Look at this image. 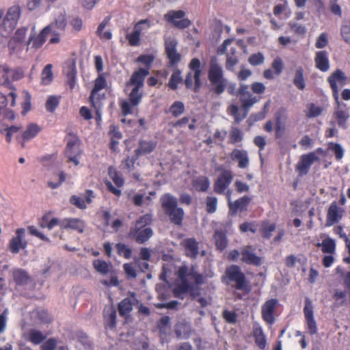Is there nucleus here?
<instances>
[{"instance_id":"nucleus-38","label":"nucleus","mask_w":350,"mask_h":350,"mask_svg":"<svg viewBox=\"0 0 350 350\" xmlns=\"http://www.w3.org/2000/svg\"><path fill=\"white\" fill-rule=\"evenodd\" d=\"M236 50L232 49L231 53L226 54V68L230 71H234V67L239 63L237 57L235 55Z\"/></svg>"},{"instance_id":"nucleus-39","label":"nucleus","mask_w":350,"mask_h":350,"mask_svg":"<svg viewBox=\"0 0 350 350\" xmlns=\"http://www.w3.org/2000/svg\"><path fill=\"white\" fill-rule=\"evenodd\" d=\"M327 149L334 152L337 160L339 161L343 158L345 150L340 144L329 142L327 144Z\"/></svg>"},{"instance_id":"nucleus-47","label":"nucleus","mask_w":350,"mask_h":350,"mask_svg":"<svg viewBox=\"0 0 350 350\" xmlns=\"http://www.w3.org/2000/svg\"><path fill=\"white\" fill-rule=\"evenodd\" d=\"M215 240L216 246L219 250H223L226 248L227 241L226 235L223 232L216 231L215 233Z\"/></svg>"},{"instance_id":"nucleus-22","label":"nucleus","mask_w":350,"mask_h":350,"mask_svg":"<svg viewBox=\"0 0 350 350\" xmlns=\"http://www.w3.org/2000/svg\"><path fill=\"white\" fill-rule=\"evenodd\" d=\"M277 303V299H271L267 301L262 306V318L268 323L272 324L274 322L273 314Z\"/></svg>"},{"instance_id":"nucleus-29","label":"nucleus","mask_w":350,"mask_h":350,"mask_svg":"<svg viewBox=\"0 0 350 350\" xmlns=\"http://www.w3.org/2000/svg\"><path fill=\"white\" fill-rule=\"evenodd\" d=\"M327 80L330 86L334 88L342 86L345 83L346 77L342 70H337L328 77Z\"/></svg>"},{"instance_id":"nucleus-3","label":"nucleus","mask_w":350,"mask_h":350,"mask_svg":"<svg viewBox=\"0 0 350 350\" xmlns=\"http://www.w3.org/2000/svg\"><path fill=\"white\" fill-rule=\"evenodd\" d=\"M223 75V69L218 64L217 59L215 57L211 58L208 71V79L215 86V92L217 94L224 92L227 85V81L224 78Z\"/></svg>"},{"instance_id":"nucleus-56","label":"nucleus","mask_w":350,"mask_h":350,"mask_svg":"<svg viewBox=\"0 0 350 350\" xmlns=\"http://www.w3.org/2000/svg\"><path fill=\"white\" fill-rule=\"evenodd\" d=\"M230 139L232 143H239L243 139L242 133L239 129L232 128L230 131Z\"/></svg>"},{"instance_id":"nucleus-10","label":"nucleus","mask_w":350,"mask_h":350,"mask_svg":"<svg viewBox=\"0 0 350 350\" xmlns=\"http://www.w3.org/2000/svg\"><path fill=\"white\" fill-rule=\"evenodd\" d=\"M52 31V25L45 27L39 34L31 33L27 40V51L31 49L37 50L45 42L49 34Z\"/></svg>"},{"instance_id":"nucleus-9","label":"nucleus","mask_w":350,"mask_h":350,"mask_svg":"<svg viewBox=\"0 0 350 350\" xmlns=\"http://www.w3.org/2000/svg\"><path fill=\"white\" fill-rule=\"evenodd\" d=\"M145 220H137L135 228L131 230V234L135 237L138 243H144L152 236V230L149 227H146Z\"/></svg>"},{"instance_id":"nucleus-51","label":"nucleus","mask_w":350,"mask_h":350,"mask_svg":"<svg viewBox=\"0 0 350 350\" xmlns=\"http://www.w3.org/2000/svg\"><path fill=\"white\" fill-rule=\"evenodd\" d=\"M52 29L55 26L58 29L64 31L66 26V16L64 13H60L55 19V23H52Z\"/></svg>"},{"instance_id":"nucleus-5","label":"nucleus","mask_w":350,"mask_h":350,"mask_svg":"<svg viewBox=\"0 0 350 350\" xmlns=\"http://www.w3.org/2000/svg\"><path fill=\"white\" fill-rule=\"evenodd\" d=\"M27 33V27L18 29L14 36L10 38L8 44L9 53L11 55L19 57L24 48V40Z\"/></svg>"},{"instance_id":"nucleus-49","label":"nucleus","mask_w":350,"mask_h":350,"mask_svg":"<svg viewBox=\"0 0 350 350\" xmlns=\"http://www.w3.org/2000/svg\"><path fill=\"white\" fill-rule=\"evenodd\" d=\"M53 79L52 65L47 64L42 72V82L44 85L51 83Z\"/></svg>"},{"instance_id":"nucleus-11","label":"nucleus","mask_w":350,"mask_h":350,"mask_svg":"<svg viewBox=\"0 0 350 350\" xmlns=\"http://www.w3.org/2000/svg\"><path fill=\"white\" fill-rule=\"evenodd\" d=\"M107 85V81L104 77L99 75L95 80L94 87L91 92L90 100L92 106L96 109L97 114L99 119H100V114L99 113V108L100 107V94L98 92L104 89Z\"/></svg>"},{"instance_id":"nucleus-4","label":"nucleus","mask_w":350,"mask_h":350,"mask_svg":"<svg viewBox=\"0 0 350 350\" xmlns=\"http://www.w3.org/2000/svg\"><path fill=\"white\" fill-rule=\"evenodd\" d=\"M161 206L171 219H183L184 211L178 206V200L170 193H165L160 198Z\"/></svg>"},{"instance_id":"nucleus-24","label":"nucleus","mask_w":350,"mask_h":350,"mask_svg":"<svg viewBox=\"0 0 350 350\" xmlns=\"http://www.w3.org/2000/svg\"><path fill=\"white\" fill-rule=\"evenodd\" d=\"M315 66L321 72H327L329 69L328 54L325 51L316 52L314 57Z\"/></svg>"},{"instance_id":"nucleus-21","label":"nucleus","mask_w":350,"mask_h":350,"mask_svg":"<svg viewBox=\"0 0 350 350\" xmlns=\"http://www.w3.org/2000/svg\"><path fill=\"white\" fill-rule=\"evenodd\" d=\"M25 229L19 228L16 230V237L12 239L10 243V250L12 253H18L21 249H25L27 242L24 241Z\"/></svg>"},{"instance_id":"nucleus-40","label":"nucleus","mask_w":350,"mask_h":350,"mask_svg":"<svg viewBox=\"0 0 350 350\" xmlns=\"http://www.w3.org/2000/svg\"><path fill=\"white\" fill-rule=\"evenodd\" d=\"M140 25H135L133 32L127 35V39L130 45L137 46L140 40Z\"/></svg>"},{"instance_id":"nucleus-41","label":"nucleus","mask_w":350,"mask_h":350,"mask_svg":"<svg viewBox=\"0 0 350 350\" xmlns=\"http://www.w3.org/2000/svg\"><path fill=\"white\" fill-rule=\"evenodd\" d=\"M323 111V108L314 103H310L306 107V116L312 118L319 116Z\"/></svg>"},{"instance_id":"nucleus-32","label":"nucleus","mask_w":350,"mask_h":350,"mask_svg":"<svg viewBox=\"0 0 350 350\" xmlns=\"http://www.w3.org/2000/svg\"><path fill=\"white\" fill-rule=\"evenodd\" d=\"M304 74V70L301 66L296 68L293 78V84L297 88L301 90H304L306 88V81Z\"/></svg>"},{"instance_id":"nucleus-63","label":"nucleus","mask_w":350,"mask_h":350,"mask_svg":"<svg viewBox=\"0 0 350 350\" xmlns=\"http://www.w3.org/2000/svg\"><path fill=\"white\" fill-rule=\"evenodd\" d=\"M57 347V340L55 338H49L42 343L40 348L42 350H55Z\"/></svg>"},{"instance_id":"nucleus-18","label":"nucleus","mask_w":350,"mask_h":350,"mask_svg":"<svg viewBox=\"0 0 350 350\" xmlns=\"http://www.w3.org/2000/svg\"><path fill=\"white\" fill-rule=\"evenodd\" d=\"M226 273L228 278L235 282V287L237 289H241L245 284V277L241 271L239 267L232 265L226 269Z\"/></svg>"},{"instance_id":"nucleus-58","label":"nucleus","mask_w":350,"mask_h":350,"mask_svg":"<svg viewBox=\"0 0 350 350\" xmlns=\"http://www.w3.org/2000/svg\"><path fill=\"white\" fill-rule=\"evenodd\" d=\"M217 199L216 197L208 196L206 199V210L209 213H214L217 210Z\"/></svg>"},{"instance_id":"nucleus-16","label":"nucleus","mask_w":350,"mask_h":350,"mask_svg":"<svg viewBox=\"0 0 350 350\" xmlns=\"http://www.w3.org/2000/svg\"><path fill=\"white\" fill-rule=\"evenodd\" d=\"M334 116L340 127L344 129L347 128V121L349 118V108L345 103L338 102V106L335 108Z\"/></svg>"},{"instance_id":"nucleus-25","label":"nucleus","mask_w":350,"mask_h":350,"mask_svg":"<svg viewBox=\"0 0 350 350\" xmlns=\"http://www.w3.org/2000/svg\"><path fill=\"white\" fill-rule=\"evenodd\" d=\"M94 198L92 191H87L85 196H73L70 198V202L79 208H85L87 204H90Z\"/></svg>"},{"instance_id":"nucleus-23","label":"nucleus","mask_w":350,"mask_h":350,"mask_svg":"<svg viewBox=\"0 0 350 350\" xmlns=\"http://www.w3.org/2000/svg\"><path fill=\"white\" fill-rule=\"evenodd\" d=\"M231 159L238 162V167L245 169L249 166L250 159L247 152L245 150L234 149L231 153Z\"/></svg>"},{"instance_id":"nucleus-64","label":"nucleus","mask_w":350,"mask_h":350,"mask_svg":"<svg viewBox=\"0 0 350 350\" xmlns=\"http://www.w3.org/2000/svg\"><path fill=\"white\" fill-rule=\"evenodd\" d=\"M340 34L344 40L350 44V26L343 25L340 29Z\"/></svg>"},{"instance_id":"nucleus-37","label":"nucleus","mask_w":350,"mask_h":350,"mask_svg":"<svg viewBox=\"0 0 350 350\" xmlns=\"http://www.w3.org/2000/svg\"><path fill=\"white\" fill-rule=\"evenodd\" d=\"M191 332V327L188 323H179L176 326V335L183 338L189 337Z\"/></svg>"},{"instance_id":"nucleus-7","label":"nucleus","mask_w":350,"mask_h":350,"mask_svg":"<svg viewBox=\"0 0 350 350\" xmlns=\"http://www.w3.org/2000/svg\"><path fill=\"white\" fill-rule=\"evenodd\" d=\"M82 151L80 148V142L79 138L72 134H69L67 137V146L66 154L69 161L73 162L75 165L79 164V157Z\"/></svg>"},{"instance_id":"nucleus-19","label":"nucleus","mask_w":350,"mask_h":350,"mask_svg":"<svg viewBox=\"0 0 350 350\" xmlns=\"http://www.w3.org/2000/svg\"><path fill=\"white\" fill-rule=\"evenodd\" d=\"M255 249L252 246H245L241 250V260L248 265L259 266L262 264V258L254 253Z\"/></svg>"},{"instance_id":"nucleus-15","label":"nucleus","mask_w":350,"mask_h":350,"mask_svg":"<svg viewBox=\"0 0 350 350\" xmlns=\"http://www.w3.org/2000/svg\"><path fill=\"white\" fill-rule=\"evenodd\" d=\"M319 158L316 155V152H310L301 156L299 161L296 165V170L300 175H306L309 171L310 166L315 161H318Z\"/></svg>"},{"instance_id":"nucleus-6","label":"nucleus","mask_w":350,"mask_h":350,"mask_svg":"<svg viewBox=\"0 0 350 350\" xmlns=\"http://www.w3.org/2000/svg\"><path fill=\"white\" fill-rule=\"evenodd\" d=\"M108 175L110 180L105 181L107 189L115 196H120L122 194L121 188L124 184V178L111 166L108 168Z\"/></svg>"},{"instance_id":"nucleus-8","label":"nucleus","mask_w":350,"mask_h":350,"mask_svg":"<svg viewBox=\"0 0 350 350\" xmlns=\"http://www.w3.org/2000/svg\"><path fill=\"white\" fill-rule=\"evenodd\" d=\"M21 14V9L18 5H14L8 8L3 20V29L5 31H12L16 26Z\"/></svg>"},{"instance_id":"nucleus-50","label":"nucleus","mask_w":350,"mask_h":350,"mask_svg":"<svg viewBox=\"0 0 350 350\" xmlns=\"http://www.w3.org/2000/svg\"><path fill=\"white\" fill-rule=\"evenodd\" d=\"M144 193L143 192H137L133 195V197L131 198V200L133 204L135 206H142L144 202L146 200H150V196H144Z\"/></svg>"},{"instance_id":"nucleus-34","label":"nucleus","mask_w":350,"mask_h":350,"mask_svg":"<svg viewBox=\"0 0 350 350\" xmlns=\"http://www.w3.org/2000/svg\"><path fill=\"white\" fill-rule=\"evenodd\" d=\"M46 338L42 332L36 329H31L28 332V340L34 345L40 344Z\"/></svg>"},{"instance_id":"nucleus-12","label":"nucleus","mask_w":350,"mask_h":350,"mask_svg":"<svg viewBox=\"0 0 350 350\" xmlns=\"http://www.w3.org/2000/svg\"><path fill=\"white\" fill-rule=\"evenodd\" d=\"M200 66L201 64L198 59L194 58L191 61L189 67L194 73L193 75L192 72H190L187 74L185 81L187 88H191L192 86L193 79H194L196 86L200 85V77L202 72Z\"/></svg>"},{"instance_id":"nucleus-42","label":"nucleus","mask_w":350,"mask_h":350,"mask_svg":"<svg viewBox=\"0 0 350 350\" xmlns=\"http://www.w3.org/2000/svg\"><path fill=\"white\" fill-rule=\"evenodd\" d=\"M93 266L97 272L103 275L107 274L110 269V266L107 262L100 259L94 260Z\"/></svg>"},{"instance_id":"nucleus-20","label":"nucleus","mask_w":350,"mask_h":350,"mask_svg":"<svg viewBox=\"0 0 350 350\" xmlns=\"http://www.w3.org/2000/svg\"><path fill=\"white\" fill-rule=\"evenodd\" d=\"M1 87V105L13 107L16 97V90L9 83L3 84Z\"/></svg>"},{"instance_id":"nucleus-36","label":"nucleus","mask_w":350,"mask_h":350,"mask_svg":"<svg viewBox=\"0 0 350 350\" xmlns=\"http://www.w3.org/2000/svg\"><path fill=\"white\" fill-rule=\"evenodd\" d=\"M255 343L261 349L265 348L267 341L262 329L260 327H255L253 331Z\"/></svg>"},{"instance_id":"nucleus-45","label":"nucleus","mask_w":350,"mask_h":350,"mask_svg":"<svg viewBox=\"0 0 350 350\" xmlns=\"http://www.w3.org/2000/svg\"><path fill=\"white\" fill-rule=\"evenodd\" d=\"M210 186V182L206 177H199L194 181L195 188L201 191H206Z\"/></svg>"},{"instance_id":"nucleus-46","label":"nucleus","mask_w":350,"mask_h":350,"mask_svg":"<svg viewBox=\"0 0 350 350\" xmlns=\"http://www.w3.org/2000/svg\"><path fill=\"white\" fill-rule=\"evenodd\" d=\"M182 80L181 72L179 70H176L170 77L168 85L171 89L176 90Z\"/></svg>"},{"instance_id":"nucleus-35","label":"nucleus","mask_w":350,"mask_h":350,"mask_svg":"<svg viewBox=\"0 0 350 350\" xmlns=\"http://www.w3.org/2000/svg\"><path fill=\"white\" fill-rule=\"evenodd\" d=\"M250 201L248 196H243L234 202H230V210L233 212L244 210Z\"/></svg>"},{"instance_id":"nucleus-43","label":"nucleus","mask_w":350,"mask_h":350,"mask_svg":"<svg viewBox=\"0 0 350 350\" xmlns=\"http://www.w3.org/2000/svg\"><path fill=\"white\" fill-rule=\"evenodd\" d=\"M259 99L252 94L241 99L242 107L246 111V113H247L249 109Z\"/></svg>"},{"instance_id":"nucleus-17","label":"nucleus","mask_w":350,"mask_h":350,"mask_svg":"<svg viewBox=\"0 0 350 350\" xmlns=\"http://www.w3.org/2000/svg\"><path fill=\"white\" fill-rule=\"evenodd\" d=\"M304 313L310 334H314L317 332V323L313 315V306L309 298H306Z\"/></svg>"},{"instance_id":"nucleus-53","label":"nucleus","mask_w":350,"mask_h":350,"mask_svg":"<svg viewBox=\"0 0 350 350\" xmlns=\"http://www.w3.org/2000/svg\"><path fill=\"white\" fill-rule=\"evenodd\" d=\"M118 253L126 258H130L131 256L132 250L128 246L123 243H118L116 245Z\"/></svg>"},{"instance_id":"nucleus-30","label":"nucleus","mask_w":350,"mask_h":350,"mask_svg":"<svg viewBox=\"0 0 350 350\" xmlns=\"http://www.w3.org/2000/svg\"><path fill=\"white\" fill-rule=\"evenodd\" d=\"M31 317L35 320L36 323H48L51 319L48 312L44 310L38 309L31 312Z\"/></svg>"},{"instance_id":"nucleus-1","label":"nucleus","mask_w":350,"mask_h":350,"mask_svg":"<svg viewBox=\"0 0 350 350\" xmlns=\"http://www.w3.org/2000/svg\"><path fill=\"white\" fill-rule=\"evenodd\" d=\"M178 277L180 283L174 290L176 297H180L182 293H189L193 299L204 307L208 301L204 297H198L200 295L199 288L195 287L194 284L199 286L206 283V277L198 272L197 266L192 265L191 267L183 265L178 271Z\"/></svg>"},{"instance_id":"nucleus-33","label":"nucleus","mask_w":350,"mask_h":350,"mask_svg":"<svg viewBox=\"0 0 350 350\" xmlns=\"http://www.w3.org/2000/svg\"><path fill=\"white\" fill-rule=\"evenodd\" d=\"M318 247H321L323 253L333 254L335 253L336 244L335 241L331 238H326L321 243L317 244Z\"/></svg>"},{"instance_id":"nucleus-48","label":"nucleus","mask_w":350,"mask_h":350,"mask_svg":"<svg viewBox=\"0 0 350 350\" xmlns=\"http://www.w3.org/2000/svg\"><path fill=\"white\" fill-rule=\"evenodd\" d=\"M4 127L3 129L5 131V139L6 141L10 142L12 140V135L17 133L21 129V126H8L5 123L1 124V127Z\"/></svg>"},{"instance_id":"nucleus-55","label":"nucleus","mask_w":350,"mask_h":350,"mask_svg":"<svg viewBox=\"0 0 350 350\" xmlns=\"http://www.w3.org/2000/svg\"><path fill=\"white\" fill-rule=\"evenodd\" d=\"M264 60L265 57L261 53L252 54L248 59V62L252 66L262 64L264 62Z\"/></svg>"},{"instance_id":"nucleus-14","label":"nucleus","mask_w":350,"mask_h":350,"mask_svg":"<svg viewBox=\"0 0 350 350\" xmlns=\"http://www.w3.org/2000/svg\"><path fill=\"white\" fill-rule=\"evenodd\" d=\"M233 174L230 170H224L214 183V191L223 194L233 180Z\"/></svg>"},{"instance_id":"nucleus-62","label":"nucleus","mask_w":350,"mask_h":350,"mask_svg":"<svg viewBox=\"0 0 350 350\" xmlns=\"http://www.w3.org/2000/svg\"><path fill=\"white\" fill-rule=\"evenodd\" d=\"M59 101L56 96H50L46 103V107L49 111H53L58 105Z\"/></svg>"},{"instance_id":"nucleus-13","label":"nucleus","mask_w":350,"mask_h":350,"mask_svg":"<svg viewBox=\"0 0 350 350\" xmlns=\"http://www.w3.org/2000/svg\"><path fill=\"white\" fill-rule=\"evenodd\" d=\"M185 12L182 10L170 11L165 14V18L171 22L175 27L179 29H184L189 27L191 22L187 18H185Z\"/></svg>"},{"instance_id":"nucleus-52","label":"nucleus","mask_w":350,"mask_h":350,"mask_svg":"<svg viewBox=\"0 0 350 350\" xmlns=\"http://www.w3.org/2000/svg\"><path fill=\"white\" fill-rule=\"evenodd\" d=\"M13 275L15 281L18 284H23L28 280L27 273L21 269L14 271Z\"/></svg>"},{"instance_id":"nucleus-28","label":"nucleus","mask_w":350,"mask_h":350,"mask_svg":"<svg viewBox=\"0 0 350 350\" xmlns=\"http://www.w3.org/2000/svg\"><path fill=\"white\" fill-rule=\"evenodd\" d=\"M186 250V254L191 258H196L198 254V243L194 239H187L183 241Z\"/></svg>"},{"instance_id":"nucleus-2","label":"nucleus","mask_w":350,"mask_h":350,"mask_svg":"<svg viewBox=\"0 0 350 350\" xmlns=\"http://www.w3.org/2000/svg\"><path fill=\"white\" fill-rule=\"evenodd\" d=\"M148 75V68H139L135 71L126 83V91H129V99L133 105H138L143 96L144 79Z\"/></svg>"},{"instance_id":"nucleus-31","label":"nucleus","mask_w":350,"mask_h":350,"mask_svg":"<svg viewBox=\"0 0 350 350\" xmlns=\"http://www.w3.org/2000/svg\"><path fill=\"white\" fill-rule=\"evenodd\" d=\"M135 299L134 298H125L118 305V311L121 316H127L133 310Z\"/></svg>"},{"instance_id":"nucleus-61","label":"nucleus","mask_w":350,"mask_h":350,"mask_svg":"<svg viewBox=\"0 0 350 350\" xmlns=\"http://www.w3.org/2000/svg\"><path fill=\"white\" fill-rule=\"evenodd\" d=\"M328 44V40L327 38V35L325 33H321L317 38L315 46L317 49H323Z\"/></svg>"},{"instance_id":"nucleus-27","label":"nucleus","mask_w":350,"mask_h":350,"mask_svg":"<svg viewBox=\"0 0 350 350\" xmlns=\"http://www.w3.org/2000/svg\"><path fill=\"white\" fill-rule=\"evenodd\" d=\"M156 147V143L153 141L141 140L139 143V148L135 150V154L139 156L149 154L153 151Z\"/></svg>"},{"instance_id":"nucleus-60","label":"nucleus","mask_w":350,"mask_h":350,"mask_svg":"<svg viewBox=\"0 0 350 350\" xmlns=\"http://www.w3.org/2000/svg\"><path fill=\"white\" fill-rule=\"evenodd\" d=\"M154 57L151 55H142L137 57V61L145 65V68H150V66L152 63Z\"/></svg>"},{"instance_id":"nucleus-44","label":"nucleus","mask_w":350,"mask_h":350,"mask_svg":"<svg viewBox=\"0 0 350 350\" xmlns=\"http://www.w3.org/2000/svg\"><path fill=\"white\" fill-rule=\"evenodd\" d=\"M185 111V105L180 101H175L169 108L168 113L175 117L180 116Z\"/></svg>"},{"instance_id":"nucleus-57","label":"nucleus","mask_w":350,"mask_h":350,"mask_svg":"<svg viewBox=\"0 0 350 350\" xmlns=\"http://www.w3.org/2000/svg\"><path fill=\"white\" fill-rule=\"evenodd\" d=\"M341 217L340 208L336 204H331L328 211V219H338Z\"/></svg>"},{"instance_id":"nucleus-59","label":"nucleus","mask_w":350,"mask_h":350,"mask_svg":"<svg viewBox=\"0 0 350 350\" xmlns=\"http://www.w3.org/2000/svg\"><path fill=\"white\" fill-rule=\"evenodd\" d=\"M57 176L59 178V180L57 182H54L52 180L48 181L47 185L49 187L52 189L58 188L63 183V182L65 181L66 174L64 172H61Z\"/></svg>"},{"instance_id":"nucleus-54","label":"nucleus","mask_w":350,"mask_h":350,"mask_svg":"<svg viewBox=\"0 0 350 350\" xmlns=\"http://www.w3.org/2000/svg\"><path fill=\"white\" fill-rule=\"evenodd\" d=\"M228 112L232 116H234V118L237 122H239V121L242 120L243 118H245L246 117V116L247 114V113H246V111H245V113L241 116L239 113V107L234 105H231L228 107Z\"/></svg>"},{"instance_id":"nucleus-26","label":"nucleus","mask_w":350,"mask_h":350,"mask_svg":"<svg viewBox=\"0 0 350 350\" xmlns=\"http://www.w3.org/2000/svg\"><path fill=\"white\" fill-rule=\"evenodd\" d=\"M41 131V128L35 123L29 124L25 130L22 133V137L23 142L21 145L23 147L25 146V142L27 141H29L37 136V135Z\"/></svg>"}]
</instances>
